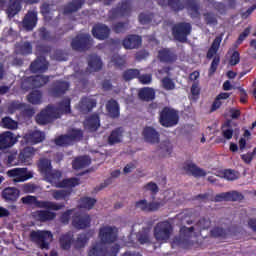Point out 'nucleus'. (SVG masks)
I'll list each match as a JSON object with an SVG mask.
<instances>
[{"label": "nucleus", "instance_id": "f257e3e1", "mask_svg": "<svg viewBox=\"0 0 256 256\" xmlns=\"http://www.w3.org/2000/svg\"><path fill=\"white\" fill-rule=\"evenodd\" d=\"M44 175L56 189H72L80 184L79 178H66L61 181L62 172L60 170H53Z\"/></svg>", "mask_w": 256, "mask_h": 256}, {"label": "nucleus", "instance_id": "f03ea898", "mask_svg": "<svg viewBox=\"0 0 256 256\" xmlns=\"http://www.w3.org/2000/svg\"><path fill=\"white\" fill-rule=\"evenodd\" d=\"M173 234V225L165 220L158 222L153 228V237L160 244L167 243Z\"/></svg>", "mask_w": 256, "mask_h": 256}, {"label": "nucleus", "instance_id": "7ed1b4c3", "mask_svg": "<svg viewBox=\"0 0 256 256\" xmlns=\"http://www.w3.org/2000/svg\"><path fill=\"white\" fill-rule=\"evenodd\" d=\"M84 137V131L82 129H71L65 135H60L56 137L55 144L58 147H70L75 142H79Z\"/></svg>", "mask_w": 256, "mask_h": 256}, {"label": "nucleus", "instance_id": "20e7f679", "mask_svg": "<svg viewBox=\"0 0 256 256\" xmlns=\"http://www.w3.org/2000/svg\"><path fill=\"white\" fill-rule=\"evenodd\" d=\"M21 202L22 204L29 205V206L34 205L35 208L37 209H49L53 211H59L65 207V204L63 203L56 204L51 201H42V200H38L37 197L30 196V195L21 198Z\"/></svg>", "mask_w": 256, "mask_h": 256}, {"label": "nucleus", "instance_id": "39448f33", "mask_svg": "<svg viewBox=\"0 0 256 256\" xmlns=\"http://www.w3.org/2000/svg\"><path fill=\"white\" fill-rule=\"evenodd\" d=\"M159 123L162 127H175L179 123V115L177 110L170 107H164L159 113Z\"/></svg>", "mask_w": 256, "mask_h": 256}, {"label": "nucleus", "instance_id": "423d86ee", "mask_svg": "<svg viewBox=\"0 0 256 256\" xmlns=\"http://www.w3.org/2000/svg\"><path fill=\"white\" fill-rule=\"evenodd\" d=\"M132 12V4L130 0H125L122 2H119L117 6L111 8V10L108 11L107 17L110 20L115 19H121L124 17H129Z\"/></svg>", "mask_w": 256, "mask_h": 256}, {"label": "nucleus", "instance_id": "0eeeda50", "mask_svg": "<svg viewBox=\"0 0 256 256\" xmlns=\"http://www.w3.org/2000/svg\"><path fill=\"white\" fill-rule=\"evenodd\" d=\"M29 237L42 250H48L50 243L53 241V233L49 231H32Z\"/></svg>", "mask_w": 256, "mask_h": 256}, {"label": "nucleus", "instance_id": "6e6552de", "mask_svg": "<svg viewBox=\"0 0 256 256\" xmlns=\"http://www.w3.org/2000/svg\"><path fill=\"white\" fill-rule=\"evenodd\" d=\"M192 33V24L189 22H177L172 27V34L175 40L186 43L188 36Z\"/></svg>", "mask_w": 256, "mask_h": 256}, {"label": "nucleus", "instance_id": "1a4fd4ad", "mask_svg": "<svg viewBox=\"0 0 256 256\" xmlns=\"http://www.w3.org/2000/svg\"><path fill=\"white\" fill-rule=\"evenodd\" d=\"M60 118L61 113L55 109V106L48 105L40 112V114H37L36 122L38 125H47Z\"/></svg>", "mask_w": 256, "mask_h": 256}, {"label": "nucleus", "instance_id": "9d476101", "mask_svg": "<svg viewBox=\"0 0 256 256\" xmlns=\"http://www.w3.org/2000/svg\"><path fill=\"white\" fill-rule=\"evenodd\" d=\"M93 46L92 36L89 34L76 35L71 42V47L74 51L86 52Z\"/></svg>", "mask_w": 256, "mask_h": 256}, {"label": "nucleus", "instance_id": "9b49d317", "mask_svg": "<svg viewBox=\"0 0 256 256\" xmlns=\"http://www.w3.org/2000/svg\"><path fill=\"white\" fill-rule=\"evenodd\" d=\"M7 175L13 178L14 183L28 181L33 178V172L27 170V168H14L8 170Z\"/></svg>", "mask_w": 256, "mask_h": 256}, {"label": "nucleus", "instance_id": "f8f14e48", "mask_svg": "<svg viewBox=\"0 0 256 256\" xmlns=\"http://www.w3.org/2000/svg\"><path fill=\"white\" fill-rule=\"evenodd\" d=\"M69 88V82L57 80L56 82L52 83L49 89V95L53 98H61L65 93L69 91Z\"/></svg>", "mask_w": 256, "mask_h": 256}, {"label": "nucleus", "instance_id": "ddd939ff", "mask_svg": "<svg viewBox=\"0 0 256 256\" xmlns=\"http://www.w3.org/2000/svg\"><path fill=\"white\" fill-rule=\"evenodd\" d=\"M99 238L102 243L111 244L117 241L118 236L114 227L104 226L99 229Z\"/></svg>", "mask_w": 256, "mask_h": 256}, {"label": "nucleus", "instance_id": "4468645a", "mask_svg": "<svg viewBox=\"0 0 256 256\" xmlns=\"http://www.w3.org/2000/svg\"><path fill=\"white\" fill-rule=\"evenodd\" d=\"M49 68V62L45 56H37L36 59L30 63L29 71L32 73H46Z\"/></svg>", "mask_w": 256, "mask_h": 256}, {"label": "nucleus", "instance_id": "2eb2a0df", "mask_svg": "<svg viewBox=\"0 0 256 256\" xmlns=\"http://www.w3.org/2000/svg\"><path fill=\"white\" fill-rule=\"evenodd\" d=\"M38 24V12L35 10H28L27 14L24 16V19H22V27L27 32L33 31L35 27H37Z\"/></svg>", "mask_w": 256, "mask_h": 256}, {"label": "nucleus", "instance_id": "dca6fc26", "mask_svg": "<svg viewBox=\"0 0 256 256\" xmlns=\"http://www.w3.org/2000/svg\"><path fill=\"white\" fill-rule=\"evenodd\" d=\"M158 60L161 63L173 64L178 60V56L173 49L164 48L158 51Z\"/></svg>", "mask_w": 256, "mask_h": 256}, {"label": "nucleus", "instance_id": "f3484780", "mask_svg": "<svg viewBox=\"0 0 256 256\" xmlns=\"http://www.w3.org/2000/svg\"><path fill=\"white\" fill-rule=\"evenodd\" d=\"M84 129L90 133H95L101 127L99 114H92L88 116L83 122Z\"/></svg>", "mask_w": 256, "mask_h": 256}, {"label": "nucleus", "instance_id": "a211bd4d", "mask_svg": "<svg viewBox=\"0 0 256 256\" xmlns=\"http://www.w3.org/2000/svg\"><path fill=\"white\" fill-rule=\"evenodd\" d=\"M17 142V138L13 132L5 131L0 135V150H5L13 147Z\"/></svg>", "mask_w": 256, "mask_h": 256}, {"label": "nucleus", "instance_id": "6ab92c4d", "mask_svg": "<svg viewBox=\"0 0 256 256\" xmlns=\"http://www.w3.org/2000/svg\"><path fill=\"white\" fill-rule=\"evenodd\" d=\"M96 105V99L90 96H83L79 102V110L82 114H88L92 112L93 108H95Z\"/></svg>", "mask_w": 256, "mask_h": 256}, {"label": "nucleus", "instance_id": "aec40b11", "mask_svg": "<svg viewBox=\"0 0 256 256\" xmlns=\"http://www.w3.org/2000/svg\"><path fill=\"white\" fill-rule=\"evenodd\" d=\"M92 36L98 40L108 39L110 36V28L105 24H96L91 30Z\"/></svg>", "mask_w": 256, "mask_h": 256}, {"label": "nucleus", "instance_id": "412c9836", "mask_svg": "<svg viewBox=\"0 0 256 256\" xmlns=\"http://www.w3.org/2000/svg\"><path fill=\"white\" fill-rule=\"evenodd\" d=\"M72 225L75 229H87L91 226V217L87 214L75 215L72 219Z\"/></svg>", "mask_w": 256, "mask_h": 256}, {"label": "nucleus", "instance_id": "4be33fe9", "mask_svg": "<svg viewBox=\"0 0 256 256\" xmlns=\"http://www.w3.org/2000/svg\"><path fill=\"white\" fill-rule=\"evenodd\" d=\"M194 231H196V228L194 226H182L180 228V235L179 237H176L174 239V242L177 243L178 245L188 243Z\"/></svg>", "mask_w": 256, "mask_h": 256}, {"label": "nucleus", "instance_id": "5701e85b", "mask_svg": "<svg viewBox=\"0 0 256 256\" xmlns=\"http://www.w3.org/2000/svg\"><path fill=\"white\" fill-rule=\"evenodd\" d=\"M142 135L144 137V140L150 144H158L160 141V135L159 132L156 131L153 127L151 126H146L143 129Z\"/></svg>", "mask_w": 256, "mask_h": 256}, {"label": "nucleus", "instance_id": "b1692460", "mask_svg": "<svg viewBox=\"0 0 256 256\" xmlns=\"http://www.w3.org/2000/svg\"><path fill=\"white\" fill-rule=\"evenodd\" d=\"M142 45V38L138 35H129L122 41V46L127 50L138 49Z\"/></svg>", "mask_w": 256, "mask_h": 256}, {"label": "nucleus", "instance_id": "393cba45", "mask_svg": "<svg viewBox=\"0 0 256 256\" xmlns=\"http://www.w3.org/2000/svg\"><path fill=\"white\" fill-rule=\"evenodd\" d=\"M21 191L18 190L16 187H6L2 190V198L6 202L14 203L18 200Z\"/></svg>", "mask_w": 256, "mask_h": 256}, {"label": "nucleus", "instance_id": "a878e982", "mask_svg": "<svg viewBox=\"0 0 256 256\" xmlns=\"http://www.w3.org/2000/svg\"><path fill=\"white\" fill-rule=\"evenodd\" d=\"M84 4H85L84 0H72L71 2H68L67 5L64 6L63 14L70 15L71 13H76L83 8Z\"/></svg>", "mask_w": 256, "mask_h": 256}, {"label": "nucleus", "instance_id": "bb28decb", "mask_svg": "<svg viewBox=\"0 0 256 256\" xmlns=\"http://www.w3.org/2000/svg\"><path fill=\"white\" fill-rule=\"evenodd\" d=\"M22 10L21 0H9L6 14L10 19H13Z\"/></svg>", "mask_w": 256, "mask_h": 256}, {"label": "nucleus", "instance_id": "cd10ccee", "mask_svg": "<svg viewBox=\"0 0 256 256\" xmlns=\"http://www.w3.org/2000/svg\"><path fill=\"white\" fill-rule=\"evenodd\" d=\"M92 160L88 156H80V157H75L74 160L72 161V168L74 170H80L87 168L89 165H91Z\"/></svg>", "mask_w": 256, "mask_h": 256}, {"label": "nucleus", "instance_id": "c85d7f7f", "mask_svg": "<svg viewBox=\"0 0 256 256\" xmlns=\"http://www.w3.org/2000/svg\"><path fill=\"white\" fill-rule=\"evenodd\" d=\"M24 140L27 144L36 145L45 140V135L40 131H33L32 133L26 134Z\"/></svg>", "mask_w": 256, "mask_h": 256}, {"label": "nucleus", "instance_id": "c756f323", "mask_svg": "<svg viewBox=\"0 0 256 256\" xmlns=\"http://www.w3.org/2000/svg\"><path fill=\"white\" fill-rule=\"evenodd\" d=\"M184 171L194 176L195 178L207 176L206 171L198 167L196 164H192V163L184 165Z\"/></svg>", "mask_w": 256, "mask_h": 256}, {"label": "nucleus", "instance_id": "7c9ffc66", "mask_svg": "<svg viewBox=\"0 0 256 256\" xmlns=\"http://www.w3.org/2000/svg\"><path fill=\"white\" fill-rule=\"evenodd\" d=\"M106 111L111 118L117 119L121 113L119 109V104L115 99H111L106 103Z\"/></svg>", "mask_w": 256, "mask_h": 256}, {"label": "nucleus", "instance_id": "2f4dec72", "mask_svg": "<svg viewBox=\"0 0 256 256\" xmlns=\"http://www.w3.org/2000/svg\"><path fill=\"white\" fill-rule=\"evenodd\" d=\"M34 218L41 223H46L48 221H53L56 218V213L46 210L36 211Z\"/></svg>", "mask_w": 256, "mask_h": 256}, {"label": "nucleus", "instance_id": "473e14b6", "mask_svg": "<svg viewBox=\"0 0 256 256\" xmlns=\"http://www.w3.org/2000/svg\"><path fill=\"white\" fill-rule=\"evenodd\" d=\"M49 76L36 75L29 76L28 82L32 85L33 88H40L45 86L49 82Z\"/></svg>", "mask_w": 256, "mask_h": 256}, {"label": "nucleus", "instance_id": "72a5a7b5", "mask_svg": "<svg viewBox=\"0 0 256 256\" xmlns=\"http://www.w3.org/2000/svg\"><path fill=\"white\" fill-rule=\"evenodd\" d=\"M123 129L121 127L111 131L110 136L107 138V143L110 146H114L122 142Z\"/></svg>", "mask_w": 256, "mask_h": 256}, {"label": "nucleus", "instance_id": "f704fd0d", "mask_svg": "<svg viewBox=\"0 0 256 256\" xmlns=\"http://www.w3.org/2000/svg\"><path fill=\"white\" fill-rule=\"evenodd\" d=\"M56 112L60 114V117L63 114H71V98L66 97L59 103H57V107H55Z\"/></svg>", "mask_w": 256, "mask_h": 256}, {"label": "nucleus", "instance_id": "c9c22d12", "mask_svg": "<svg viewBox=\"0 0 256 256\" xmlns=\"http://www.w3.org/2000/svg\"><path fill=\"white\" fill-rule=\"evenodd\" d=\"M223 41L222 36H216L215 39L213 40L210 49H208L206 58L207 60H211L217 52L219 51L220 43Z\"/></svg>", "mask_w": 256, "mask_h": 256}, {"label": "nucleus", "instance_id": "e433bc0d", "mask_svg": "<svg viewBox=\"0 0 256 256\" xmlns=\"http://www.w3.org/2000/svg\"><path fill=\"white\" fill-rule=\"evenodd\" d=\"M35 150L33 147H25L22 149L18 155V161L20 163H27L34 156Z\"/></svg>", "mask_w": 256, "mask_h": 256}, {"label": "nucleus", "instance_id": "4c0bfd02", "mask_svg": "<svg viewBox=\"0 0 256 256\" xmlns=\"http://www.w3.org/2000/svg\"><path fill=\"white\" fill-rule=\"evenodd\" d=\"M138 98L145 102L153 101L155 99V91L154 89L148 87L142 88L140 91H138Z\"/></svg>", "mask_w": 256, "mask_h": 256}, {"label": "nucleus", "instance_id": "58836bf2", "mask_svg": "<svg viewBox=\"0 0 256 256\" xmlns=\"http://www.w3.org/2000/svg\"><path fill=\"white\" fill-rule=\"evenodd\" d=\"M72 242H73V234L71 232H67L62 236H60L59 238L60 248H62L63 250L71 249Z\"/></svg>", "mask_w": 256, "mask_h": 256}, {"label": "nucleus", "instance_id": "ea45409f", "mask_svg": "<svg viewBox=\"0 0 256 256\" xmlns=\"http://www.w3.org/2000/svg\"><path fill=\"white\" fill-rule=\"evenodd\" d=\"M210 236L214 239L225 240L227 239L228 232L223 227L215 226L211 229Z\"/></svg>", "mask_w": 256, "mask_h": 256}, {"label": "nucleus", "instance_id": "a19ab883", "mask_svg": "<svg viewBox=\"0 0 256 256\" xmlns=\"http://www.w3.org/2000/svg\"><path fill=\"white\" fill-rule=\"evenodd\" d=\"M72 190H52V198L56 201H68Z\"/></svg>", "mask_w": 256, "mask_h": 256}, {"label": "nucleus", "instance_id": "79ce46f5", "mask_svg": "<svg viewBox=\"0 0 256 256\" xmlns=\"http://www.w3.org/2000/svg\"><path fill=\"white\" fill-rule=\"evenodd\" d=\"M188 8L190 9L191 19H197L200 17V4L196 0H187L186 2Z\"/></svg>", "mask_w": 256, "mask_h": 256}, {"label": "nucleus", "instance_id": "37998d69", "mask_svg": "<svg viewBox=\"0 0 256 256\" xmlns=\"http://www.w3.org/2000/svg\"><path fill=\"white\" fill-rule=\"evenodd\" d=\"M27 101L32 105H40L42 103V92L40 90H32L27 96Z\"/></svg>", "mask_w": 256, "mask_h": 256}, {"label": "nucleus", "instance_id": "c03bdc74", "mask_svg": "<svg viewBox=\"0 0 256 256\" xmlns=\"http://www.w3.org/2000/svg\"><path fill=\"white\" fill-rule=\"evenodd\" d=\"M103 63L99 56H90L88 67L91 72H99L102 69Z\"/></svg>", "mask_w": 256, "mask_h": 256}, {"label": "nucleus", "instance_id": "a18cd8bd", "mask_svg": "<svg viewBox=\"0 0 256 256\" xmlns=\"http://www.w3.org/2000/svg\"><path fill=\"white\" fill-rule=\"evenodd\" d=\"M88 256H107V248L102 247L100 244H94L89 248Z\"/></svg>", "mask_w": 256, "mask_h": 256}, {"label": "nucleus", "instance_id": "49530a36", "mask_svg": "<svg viewBox=\"0 0 256 256\" xmlns=\"http://www.w3.org/2000/svg\"><path fill=\"white\" fill-rule=\"evenodd\" d=\"M38 170H40L42 175H48L52 171V163L47 158L40 159L38 163Z\"/></svg>", "mask_w": 256, "mask_h": 256}, {"label": "nucleus", "instance_id": "de8ad7c7", "mask_svg": "<svg viewBox=\"0 0 256 256\" xmlns=\"http://www.w3.org/2000/svg\"><path fill=\"white\" fill-rule=\"evenodd\" d=\"M167 5L175 13H179L185 9V3L183 0H168Z\"/></svg>", "mask_w": 256, "mask_h": 256}, {"label": "nucleus", "instance_id": "09e8293b", "mask_svg": "<svg viewBox=\"0 0 256 256\" xmlns=\"http://www.w3.org/2000/svg\"><path fill=\"white\" fill-rule=\"evenodd\" d=\"M1 127L9 130H16L18 128V123L10 116H5L1 120Z\"/></svg>", "mask_w": 256, "mask_h": 256}, {"label": "nucleus", "instance_id": "8fccbe9b", "mask_svg": "<svg viewBox=\"0 0 256 256\" xmlns=\"http://www.w3.org/2000/svg\"><path fill=\"white\" fill-rule=\"evenodd\" d=\"M204 22L207 26L216 27L218 25V18L213 12H206L203 14Z\"/></svg>", "mask_w": 256, "mask_h": 256}, {"label": "nucleus", "instance_id": "3c124183", "mask_svg": "<svg viewBox=\"0 0 256 256\" xmlns=\"http://www.w3.org/2000/svg\"><path fill=\"white\" fill-rule=\"evenodd\" d=\"M194 227L195 230L200 233L203 230H207L211 227V220L210 218H200Z\"/></svg>", "mask_w": 256, "mask_h": 256}, {"label": "nucleus", "instance_id": "603ef678", "mask_svg": "<svg viewBox=\"0 0 256 256\" xmlns=\"http://www.w3.org/2000/svg\"><path fill=\"white\" fill-rule=\"evenodd\" d=\"M140 75V70L138 69H128L125 70L124 73H122V79L124 81H133L134 79H138Z\"/></svg>", "mask_w": 256, "mask_h": 256}, {"label": "nucleus", "instance_id": "864d4df0", "mask_svg": "<svg viewBox=\"0 0 256 256\" xmlns=\"http://www.w3.org/2000/svg\"><path fill=\"white\" fill-rule=\"evenodd\" d=\"M88 241H89V238L86 233L79 234L78 238H76V240H75V244H74L75 249L85 248Z\"/></svg>", "mask_w": 256, "mask_h": 256}, {"label": "nucleus", "instance_id": "5fc2aeb1", "mask_svg": "<svg viewBox=\"0 0 256 256\" xmlns=\"http://www.w3.org/2000/svg\"><path fill=\"white\" fill-rule=\"evenodd\" d=\"M137 241L140 244H147L150 243V237H149V229L143 228L141 232L137 233Z\"/></svg>", "mask_w": 256, "mask_h": 256}, {"label": "nucleus", "instance_id": "6e6d98bb", "mask_svg": "<svg viewBox=\"0 0 256 256\" xmlns=\"http://www.w3.org/2000/svg\"><path fill=\"white\" fill-rule=\"evenodd\" d=\"M129 29V21L127 22H116L112 26L114 33H125Z\"/></svg>", "mask_w": 256, "mask_h": 256}, {"label": "nucleus", "instance_id": "4d7b16f0", "mask_svg": "<svg viewBox=\"0 0 256 256\" xmlns=\"http://www.w3.org/2000/svg\"><path fill=\"white\" fill-rule=\"evenodd\" d=\"M95 203H96V199L89 198V197H84V198H81V200H80V207L82 209L91 210L95 206Z\"/></svg>", "mask_w": 256, "mask_h": 256}, {"label": "nucleus", "instance_id": "13d9d810", "mask_svg": "<svg viewBox=\"0 0 256 256\" xmlns=\"http://www.w3.org/2000/svg\"><path fill=\"white\" fill-rule=\"evenodd\" d=\"M32 44L31 42H23L18 46V53L21 55H29L32 54Z\"/></svg>", "mask_w": 256, "mask_h": 256}, {"label": "nucleus", "instance_id": "bf43d9fd", "mask_svg": "<svg viewBox=\"0 0 256 256\" xmlns=\"http://www.w3.org/2000/svg\"><path fill=\"white\" fill-rule=\"evenodd\" d=\"M227 195V200L231 202L242 201L244 199L243 194L237 190L228 191Z\"/></svg>", "mask_w": 256, "mask_h": 256}, {"label": "nucleus", "instance_id": "052dcab7", "mask_svg": "<svg viewBox=\"0 0 256 256\" xmlns=\"http://www.w3.org/2000/svg\"><path fill=\"white\" fill-rule=\"evenodd\" d=\"M38 37H40L42 41H52V35L45 27L38 28Z\"/></svg>", "mask_w": 256, "mask_h": 256}, {"label": "nucleus", "instance_id": "680f3d73", "mask_svg": "<svg viewBox=\"0 0 256 256\" xmlns=\"http://www.w3.org/2000/svg\"><path fill=\"white\" fill-rule=\"evenodd\" d=\"M111 62L113 63V66L118 69H122L126 64L125 59L119 55L112 56Z\"/></svg>", "mask_w": 256, "mask_h": 256}, {"label": "nucleus", "instance_id": "e2e57ef3", "mask_svg": "<svg viewBox=\"0 0 256 256\" xmlns=\"http://www.w3.org/2000/svg\"><path fill=\"white\" fill-rule=\"evenodd\" d=\"M223 177L228 181H235V180H238L239 173L235 170L228 169L223 171Z\"/></svg>", "mask_w": 256, "mask_h": 256}, {"label": "nucleus", "instance_id": "0e129e2a", "mask_svg": "<svg viewBox=\"0 0 256 256\" xmlns=\"http://www.w3.org/2000/svg\"><path fill=\"white\" fill-rule=\"evenodd\" d=\"M38 189H39L38 185L33 183H26L21 187L22 192H24L25 194H33Z\"/></svg>", "mask_w": 256, "mask_h": 256}, {"label": "nucleus", "instance_id": "69168bd1", "mask_svg": "<svg viewBox=\"0 0 256 256\" xmlns=\"http://www.w3.org/2000/svg\"><path fill=\"white\" fill-rule=\"evenodd\" d=\"M210 5L214 8L216 12L220 13L221 15H224L227 12V6L223 2L215 1V2H212Z\"/></svg>", "mask_w": 256, "mask_h": 256}, {"label": "nucleus", "instance_id": "338daca9", "mask_svg": "<svg viewBox=\"0 0 256 256\" xmlns=\"http://www.w3.org/2000/svg\"><path fill=\"white\" fill-rule=\"evenodd\" d=\"M219 64H220V57L214 56L211 66H210V69H208V76H212L213 74L216 73Z\"/></svg>", "mask_w": 256, "mask_h": 256}, {"label": "nucleus", "instance_id": "774afa93", "mask_svg": "<svg viewBox=\"0 0 256 256\" xmlns=\"http://www.w3.org/2000/svg\"><path fill=\"white\" fill-rule=\"evenodd\" d=\"M153 18H154L153 13H150V14L141 13L140 16H138V20H140V23L142 25L150 24Z\"/></svg>", "mask_w": 256, "mask_h": 256}]
</instances>
